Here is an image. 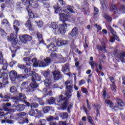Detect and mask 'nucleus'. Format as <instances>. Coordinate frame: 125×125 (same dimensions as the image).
Listing matches in <instances>:
<instances>
[{"mask_svg": "<svg viewBox=\"0 0 125 125\" xmlns=\"http://www.w3.org/2000/svg\"><path fill=\"white\" fill-rule=\"evenodd\" d=\"M110 80L111 81V83H112V84L111 85V88L112 90H115L116 89V86L115 85V83H114V78L110 77Z\"/></svg>", "mask_w": 125, "mask_h": 125, "instance_id": "33", "label": "nucleus"}, {"mask_svg": "<svg viewBox=\"0 0 125 125\" xmlns=\"http://www.w3.org/2000/svg\"><path fill=\"white\" fill-rule=\"evenodd\" d=\"M17 46L16 44H13L11 48H10L11 52L13 53L16 52V50H17Z\"/></svg>", "mask_w": 125, "mask_h": 125, "instance_id": "34", "label": "nucleus"}, {"mask_svg": "<svg viewBox=\"0 0 125 125\" xmlns=\"http://www.w3.org/2000/svg\"><path fill=\"white\" fill-rule=\"evenodd\" d=\"M7 39L8 41H9V42H11L13 44H16V43H17V35H16L14 33H12L10 34V37H7Z\"/></svg>", "mask_w": 125, "mask_h": 125, "instance_id": "8", "label": "nucleus"}, {"mask_svg": "<svg viewBox=\"0 0 125 125\" xmlns=\"http://www.w3.org/2000/svg\"><path fill=\"white\" fill-rule=\"evenodd\" d=\"M7 69V63L5 62L4 64H3V66H2V69L0 70V74H2L1 76H3L4 74H5V72H3V71L6 70Z\"/></svg>", "mask_w": 125, "mask_h": 125, "instance_id": "21", "label": "nucleus"}, {"mask_svg": "<svg viewBox=\"0 0 125 125\" xmlns=\"http://www.w3.org/2000/svg\"><path fill=\"white\" fill-rule=\"evenodd\" d=\"M7 74L4 73L3 75L1 76V81H2V83L4 85H6V84H8V80L7 79Z\"/></svg>", "mask_w": 125, "mask_h": 125, "instance_id": "12", "label": "nucleus"}, {"mask_svg": "<svg viewBox=\"0 0 125 125\" xmlns=\"http://www.w3.org/2000/svg\"><path fill=\"white\" fill-rule=\"evenodd\" d=\"M18 26H20V22L17 20H16L14 21V28L15 31H17L16 33H18Z\"/></svg>", "mask_w": 125, "mask_h": 125, "instance_id": "16", "label": "nucleus"}, {"mask_svg": "<svg viewBox=\"0 0 125 125\" xmlns=\"http://www.w3.org/2000/svg\"><path fill=\"white\" fill-rule=\"evenodd\" d=\"M32 81L33 83H30V86L32 88H36L38 86V84L35 82V81L40 82L41 81V77L39 76V74L36 73L35 72H32Z\"/></svg>", "mask_w": 125, "mask_h": 125, "instance_id": "4", "label": "nucleus"}, {"mask_svg": "<svg viewBox=\"0 0 125 125\" xmlns=\"http://www.w3.org/2000/svg\"><path fill=\"white\" fill-rule=\"evenodd\" d=\"M47 101L48 104H53V103L55 102V99H54L53 97H51L49 99L47 100Z\"/></svg>", "mask_w": 125, "mask_h": 125, "instance_id": "37", "label": "nucleus"}, {"mask_svg": "<svg viewBox=\"0 0 125 125\" xmlns=\"http://www.w3.org/2000/svg\"><path fill=\"white\" fill-rule=\"evenodd\" d=\"M50 110V107L49 106L45 107L43 108V112L44 113H48V112Z\"/></svg>", "mask_w": 125, "mask_h": 125, "instance_id": "45", "label": "nucleus"}, {"mask_svg": "<svg viewBox=\"0 0 125 125\" xmlns=\"http://www.w3.org/2000/svg\"><path fill=\"white\" fill-rule=\"evenodd\" d=\"M14 100H18V101H23L24 99H26V96L23 93H20L19 96L18 97H15Z\"/></svg>", "mask_w": 125, "mask_h": 125, "instance_id": "14", "label": "nucleus"}, {"mask_svg": "<svg viewBox=\"0 0 125 125\" xmlns=\"http://www.w3.org/2000/svg\"><path fill=\"white\" fill-rule=\"evenodd\" d=\"M60 16V20L62 21V22H66V21H68V15L65 14V13H62L59 14Z\"/></svg>", "mask_w": 125, "mask_h": 125, "instance_id": "10", "label": "nucleus"}, {"mask_svg": "<svg viewBox=\"0 0 125 125\" xmlns=\"http://www.w3.org/2000/svg\"><path fill=\"white\" fill-rule=\"evenodd\" d=\"M68 42L64 40H59L56 43L57 46H61V45H65V44H67Z\"/></svg>", "mask_w": 125, "mask_h": 125, "instance_id": "19", "label": "nucleus"}, {"mask_svg": "<svg viewBox=\"0 0 125 125\" xmlns=\"http://www.w3.org/2000/svg\"><path fill=\"white\" fill-rule=\"evenodd\" d=\"M0 97L1 98H4V99H6L2 100V101H3V102H8V101H9V100H8V98H9V95H8V94H6L4 95V97L2 96V94H0Z\"/></svg>", "mask_w": 125, "mask_h": 125, "instance_id": "20", "label": "nucleus"}, {"mask_svg": "<svg viewBox=\"0 0 125 125\" xmlns=\"http://www.w3.org/2000/svg\"><path fill=\"white\" fill-rule=\"evenodd\" d=\"M28 114L31 116H35V115H36V112H35V110H34L33 109H31L29 111Z\"/></svg>", "mask_w": 125, "mask_h": 125, "instance_id": "44", "label": "nucleus"}, {"mask_svg": "<svg viewBox=\"0 0 125 125\" xmlns=\"http://www.w3.org/2000/svg\"><path fill=\"white\" fill-rule=\"evenodd\" d=\"M28 2L32 6V7H33V8H37V7H39V4L38 3V1L35 0H29L28 1Z\"/></svg>", "mask_w": 125, "mask_h": 125, "instance_id": "13", "label": "nucleus"}, {"mask_svg": "<svg viewBox=\"0 0 125 125\" xmlns=\"http://www.w3.org/2000/svg\"><path fill=\"white\" fill-rule=\"evenodd\" d=\"M32 61L34 67H38V66L39 67H46V66H48L51 63V59L50 58L45 59L44 61L46 63L41 61H38L36 58H33Z\"/></svg>", "mask_w": 125, "mask_h": 125, "instance_id": "3", "label": "nucleus"}, {"mask_svg": "<svg viewBox=\"0 0 125 125\" xmlns=\"http://www.w3.org/2000/svg\"><path fill=\"white\" fill-rule=\"evenodd\" d=\"M61 117L62 119H67L68 118V113L64 112L61 113Z\"/></svg>", "mask_w": 125, "mask_h": 125, "instance_id": "39", "label": "nucleus"}, {"mask_svg": "<svg viewBox=\"0 0 125 125\" xmlns=\"http://www.w3.org/2000/svg\"><path fill=\"white\" fill-rule=\"evenodd\" d=\"M87 119H88L89 123H90V124H91V125H93V120L92 119V117H91V116H88L87 117Z\"/></svg>", "mask_w": 125, "mask_h": 125, "instance_id": "46", "label": "nucleus"}, {"mask_svg": "<svg viewBox=\"0 0 125 125\" xmlns=\"http://www.w3.org/2000/svg\"><path fill=\"white\" fill-rule=\"evenodd\" d=\"M33 72H31V68L29 67L24 70V75L25 76H27V77H31L33 75Z\"/></svg>", "mask_w": 125, "mask_h": 125, "instance_id": "18", "label": "nucleus"}, {"mask_svg": "<svg viewBox=\"0 0 125 125\" xmlns=\"http://www.w3.org/2000/svg\"><path fill=\"white\" fill-rule=\"evenodd\" d=\"M18 68H20V69H25L26 66H25L24 65L18 64Z\"/></svg>", "mask_w": 125, "mask_h": 125, "instance_id": "57", "label": "nucleus"}, {"mask_svg": "<svg viewBox=\"0 0 125 125\" xmlns=\"http://www.w3.org/2000/svg\"><path fill=\"white\" fill-rule=\"evenodd\" d=\"M18 110L19 111H23L25 109V105L24 104H19L17 106Z\"/></svg>", "mask_w": 125, "mask_h": 125, "instance_id": "35", "label": "nucleus"}, {"mask_svg": "<svg viewBox=\"0 0 125 125\" xmlns=\"http://www.w3.org/2000/svg\"><path fill=\"white\" fill-rule=\"evenodd\" d=\"M0 33L3 37H5V36H6V33L4 32V30L3 29L0 28Z\"/></svg>", "mask_w": 125, "mask_h": 125, "instance_id": "49", "label": "nucleus"}, {"mask_svg": "<svg viewBox=\"0 0 125 125\" xmlns=\"http://www.w3.org/2000/svg\"><path fill=\"white\" fill-rule=\"evenodd\" d=\"M27 85H28V84H27L26 82H23L22 83L21 85V87L22 88H25V87H26V86H27Z\"/></svg>", "mask_w": 125, "mask_h": 125, "instance_id": "55", "label": "nucleus"}, {"mask_svg": "<svg viewBox=\"0 0 125 125\" xmlns=\"http://www.w3.org/2000/svg\"><path fill=\"white\" fill-rule=\"evenodd\" d=\"M26 114L25 112H21L20 114H19V116L20 117H24V116L26 115Z\"/></svg>", "mask_w": 125, "mask_h": 125, "instance_id": "63", "label": "nucleus"}, {"mask_svg": "<svg viewBox=\"0 0 125 125\" xmlns=\"http://www.w3.org/2000/svg\"><path fill=\"white\" fill-rule=\"evenodd\" d=\"M53 120H54V117L52 116L49 117L47 118L48 122H51V121H53Z\"/></svg>", "mask_w": 125, "mask_h": 125, "instance_id": "56", "label": "nucleus"}, {"mask_svg": "<svg viewBox=\"0 0 125 125\" xmlns=\"http://www.w3.org/2000/svg\"><path fill=\"white\" fill-rule=\"evenodd\" d=\"M54 9L55 13H59V12H62V8L59 6H55Z\"/></svg>", "mask_w": 125, "mask_h": 125, "instance_id": "30", "label": "nucleus"}, {"mask_svg": "<svg viewBox=\"0 0 125 125\" xmlns=\"http://www.w3.org/2000/svg\"><path fill=\"white\" fill-rule=\"evenodd\" d=\"M85 83V81L83 80H82L80 81H79V85H82V84H84Z\"/></svg>", "mask_w": 125, "mask_h": 125, "instance_id": "58", "label": "nucleus"}, {"mask_svg": "<svg viewBox=\"0 0 125 125\" xmlns=\"http://www.w3.org/2000/svg\"><path fill=\"white\" fill-rule=\"evenodd\" d=\"M62 70L64 74L70 76V72H69L70 71V69H69V64H66L64 66H63Z\"/></svg>", "mask_w": 125, "mask_h": 125, "instance_id": "15", "label": "nucleus"}, {"mask_svg": "<svg viewBox=\"0 0 125 125\" xmlns=\"http://www.w3.org/2000/svg\"><path fill=\"white\" fill-rule=\"evenodd\" d=\"M36 111L38 115V118H40V117L42 116V111L38 110V109H36Z\"/></svg>", "mask_w": 125, "mask_h": 125, "instance_id": "59", "label": "nucleus"}, {"mask_svg": "<svg viewBox=\"0 0 125 125\" xmlns=\"http://www.w3.org/2000/svg\"><path fill=\"white\" fill-rule=\"evenodd\" d=\"M37 38L39 41H42V35L39 32L37 33Z\"/></svg>", "mask_w": 125, "mask_h": 125, "instance_id": "47", "label": "nucleus"}, {"mask_svg": "<svg viewBox=\"0 0 125 125\" xmlns=\"http://www.w3.org/2000/svg\"><path fill=\"white\" fill-rule=\"evenodd\" d=\"M23 61L26 62V65H29V66H30L31 59L30 58L26 57L23 58Z\"/></svg>", "mask_w": 125, "mask_h": 125, "instance_id": "29", "label": "nucleus"}, {"mask_svg": "<svg viewBox=\"0 0 125 125\" xmlns=\"http://www.w3.org/2000/svg\"><path fill=\"white\" fill-rule=\"evenodd\" d=\"M118 57L121 61V62H125V52H120L118 54Z\"/></svg>", "mask_w": 125, "mask_h": 125, "instance_id": "17", "label": "nucleus"}, {"mask_svg": "<svg viewBox=\"0 0 125 125\" xmlns=\"http://www.w3.org/2000/svg\"><path fill=\"white\" fill-rule=\"evenodd\" d=\"M110 9L114 11V13H118V11H119V9H118V8H117V6L115 5H113L111 7Z\"/></svg>", "mask_w": 125, "mask_h": 125, "instance_id": "32", "label": "nucleus"}, {"mask_svg": "<svg viewBox=\"0 0 125 125\" xmlns=\"http://www.w3.org/2000/svg\"><path fill=\"white\" fill-rule=\"evenodd\" d=\"M90 65H91V67L92 69L94 68V66L97 67V64H96V62H94V61L91 62H90Z\"/></svg>", "mask_w": 125, "mask_h": 125, "instance_id": "42", "label": "nucleus"}, {"mask_svg": "<svg viewBox=\"0 0 125 125\" xmlns=\"http://www.w3.org/2000/svg\"><path fill=\"white\" fill-rule=\"evenodd\" d=\"M57 22H52L51 23V28H53V31L55 32V34H65L66 33V28L69 26V24H67L64 23L62 24H60L58 25Z\"/></svg>", "mask_w": 125, "mask_h": 125, "instance_id": "1", "label": "nucleus"}, {"mask_svg": "<svg viewBox=\"0 0 125 125\" xmlns=\"http://www.w3.org/2000/svg\"><path fill=\"white\" fill-rule=\"evenodd\" d=\"M72 83V81L70 80H67L65 82V84L66 86L67 89H72V86L70 85H69V84H71Z\"/></svg>", "mask_w": 125, "mask_h": 125, "instance_id": "25", "label": "nucleus"}, {"mask_svg": "<svg viewBox=\"0 0 125 125\" xmlns=\"http://www.w3.org/2000/svg\"><path fill=\"white\" fill-rule=\"evenodd\" d=\"M43 75L46 79L44 81V84L47 87L50 85L52 81L51 79H50V72L48 71H44L43 72Z\"/></svg>", "mask_w": 125, "mask_h": 125, "instance_id": "5", "label": "nucleus"}, {"mask_svg": "<svg viewBox=\"0 0 125 125\" xmlns=\"http://www.w3.org/2000/svg\"><path fill=\"white\" fill-rule=\"evenodd\" d=\"M43 6H44V7H45L46 8H48L49 7H50V4H49L47 2H45L43 3Z\"/></svg>", "mask_w": 125, "mask_h": 125, "instance_id": "53", "label": "nucleus"}, {"mask_svg": "<svg viewBox=\"0 0 125 125\" xmlns=\"http://www.w3.org/2000/svg\"><path fill=\"white\" fill-rule=\"evenodd\" d=\"M1 23L3 25H6V26L9 27V22H8V21H7V20L6 19L3 20Z\"/></svg>", "mask_w": 125, "mask_h": 125, "instance_id": "38", "label": "nucleus"}, {"mask_svg": "<svg viewBox=\"0 0 125 125\" xmlns=\"http://www.w3.org/2000/svg\"><path fill=\"white\" fill-rule=\"evenodd\" d=\"M107 28L109 31H110L111 33L112 34L113 36V37H111V39H110L111 42H115V40H116V41L119 42V41H120V40L119 39V37L117 36V33H116L115 30L113 29V28H112V26L109 25Z\"/></svg>", "mask_w": 125, "mask_h": 125, "instance_id": "7", "label": "nucleus"}, {"mask_svg": "<svg viewBox=\"0 0 125 125\" xmlns=\"http://www.w3.org/2000/svg\"><path fill=\"white\" fill-rule=\"evenodd\" d=\"M57 102L59 103L63 102V103L62 104V110H64V109H66L67 107H68L67 111H68V112H70V110L72 109L73 105H74L73 103L68 102V101L66 100V97H64L62 95L60 96V97L57 99Z\"/></svg>", "mask_w": 125, "mask_h": 125, "instance_id": "2", "label": "nucleus"}, {"mask_svg": "<svg viewBox=\"0 0 125 125\" xmlns=\"http://www.w3.org/2000/svg\"><path fill=\"white\" fill-rule=\"evenodd\" d=\"M16 90H17V89H16V87L15 86L11 87L10 89V92H12V93L16 92Z\"/></svg>", "mask_w": 125, "mask_h": 125, "instance_id": "48", "label": "nucleus"}, {"mask_svg": "<svg viewBox=\"0 0 125 125\" xmlns=\"http://www.w3.org/2000/svg\"><path fill=\"white\" fill-rule=\"evenodd\" d=\"M2 63H3V57L1 52H0V64H2Z\"/></svg>", "mask_w": 125, "mask_h": 125, "instance_id": "50", "label": "nucleus"}, {"mask_svg": "<svg viewBox=\"0 0 125 125\" xmlns=\"http://www.w3.org/2000/svg\"><path fill=\"white\" fill-rule=\"evenodd\" d=\"M45 120H43L42 121H41L40 122V124H41V125H45Z\"/></svg>", "mask_w": 125, "mask_h": 125, "instance_id": "64", "label": "nucleus"}, {"mask_svg": "<svg viewBox=\"0 0 125 125\" xmlns=\"http://www.w3.org/2000/svg\"><path fill=\"white\" fill-rule=\"evenodd\" d=\"M26 42H31L32 41V37L28 35H25Z\"/></svg>", "mask_w": 125, "mask_h": 125, "instance_id": "41", "label": "nucleus"}, {"mask_svg": "<svg viewBox=\"0 0 125 125\" xmlns=\"http://www.w3.org/2000/svg\"><path fill=\"white\" fill-rule=\"evenodd\" d=\"M105 19L107 20V21H112V18H110V17L108 15L105 16Z\"/></svg>", "mask_w": 125, "mask_h": 125, "instance_id": "60", "label": "nucleus"}, {"mask_svg": "<svg viewBox=\"0 0 125 125\" xmlns=\"http://www.w3.org/2000/svg\"><path fill=\"white\" fill-rule=\"evenodd\" d=\"M59 0V2H60L62 7H64L65 6V2L63 1V0Z\"/></svg>", "mask_w": 125, "mask_h": 125, "instance_id": "52", "label": "nucleus"}, {"mask_svg": "<svg viewBox=\"0 0 125 125\" xmlns=\"http://www.w3.org/2000/svg\"><path fill=\"white\" fill-rule=\"evenodd\" d=\"M28 15L30 17V18H39L38 16H36V15H34L33 12H32L31 11L28 10Z\"/></svg>", "mask_w": 125, "mask_h": 125, "instance_id": "27", "label": "nucleus"}, {"mask_svg": "<svg viewBox=\"0 0 125 125\" xmlns=\"http://www.w3.org/2000/svg\"><path fill=\"white\" fill-rule=\"evenodd\" d=\"M52 73L55 81H58L61 78V74H60V71L59 70H55V71H53Z\"/></svg>", "mask_w": 125, "mask_h": 125, "instance_id": "11", "label": "nucleus"}, {"mask_svg": "<svg viewBox=\"0 0 125 125\" xmlns=\"http://www.w3.org/2000/svg\"><path fill=\"white\" fill-rule=\"evenodd\" d=\"M72 89H67V92H66V97L68 98H71L72 97Z\"/></svg>", "mask_w": 125, "mask_h": 125, "instance_id": "31", "label": "nucleus"}, {"mask_svg": "<svg viewBox=\"0 0 125 125\" xmlns=\"http://www.w3.org/2000/svg\"><path fill=\"white\" fill-rule=\"evenodd\" d=\"M118 106H115L113 104V103L112 101L108 100H106L105 101V103L106 104H108V105H109L110 108H117V107H118V108H120V107H122L124 104V103L122 102V100L120 99H118L117 100Z\"/></svg>", "mask_w": 125, "mask_h": 125, "instance_id": "6", "label": "nucleus"}, {"mask_svg": "<svg viewBox=\"0 0 125 125\" xmlns=\"http://www.w3.org/2000/svg\"><path fill=\"white\" fill-rule=\"evenodd\" d=\"M113 121L114 123H115V124H119V119H118V118L116 117H114L113 118Z\"/></svg>", "mask_w": 125, "mask_h": 125, "instance_id": "62", "label": "nucleus"}, {"mask_svg": "<svg viewBox=\"0 0 125 125\" xmlns=\"http://www.w3.org/2000/svg\"><path fill=\"white\" fill-rule=\"evenodd\" d=\"M35 23H36V24H37L38 27H42V25L43 24V23L42 22V21H36Z\"/></svg>", "mask_w": 125, "mask_h": 125, "instance_id": "43", "label": "nucleus"}, {"mask_svg": "<svg viewBox=\"0 0 125 125\" xmlns=\"http://www.w3.org/2000/svg\"><path fill=\"white\" fill-rule=\"evenodd\" d=\"M20 40L23 42V43H26V35H20Z\"/></svg>", "mask_w": 125, "mask_h": 125, "instance_id": "28", "label": "nucleus"}, {"mask_svg": "<svg viewBox=\"0 0 125 125\" xmlns=\"http://www.w3.org/2000/svg\"><path fill=\"white\" fill-rule=\"evenodd\" d=\"M17 78V72L15 70H12L10 72V78L12 82H15Z\"/></svg>", "mask_w": 125, "mask_h": 125, "instance_id": "9", "label": "nucleus"}, {"mask_svg": "<svg viewBox=\"0 0 125 125\" xmlns=\"http://www.w3.org/2000/svg\"><path fill=\"white\" fill-rule=\"evenodd\" d=\"M70 35L71 37H74V36H77V35H78V29H77V27H74L72 30Z\"/></svg>", "mask_w": 125, "mask_h": 125, "instance_id": "23", "label": "nucleus"}, {"mask_svg": "<svg viewBox=\"0 0 125 125\" xmlns=\"http://www.w3.org/2000/svg\"><path fill=\"white\" fill-rule=\"evenodd\" d=\"M67 9L69 12H71V13H75V11L74 10V8L73 7L68 5L67 6Z\"/></svg>", "mask_w": 125, "mask_h": 125, "instance_id": "36", "label": "nucleus"}, {"mask_svg": "<svg viewBox=\"0 0 125 125\" xmlns=\"http://www.w3.org/2000/svg\"><path fill=\"white\" fill-rule=\"evenodd\" d=\"M25 26L28 28L29 30L32 31V23H31V21L28 20L25 24Z\"/></svg>", "mask_w": 125, "mask_h": 125, "instance_id": "26", "label": "nucleus"}, {"mask_svg": "<svg viewBox=\"0 0 125 125\" xmlns=\"http://www.w3.org/2000/svg\"><path fill=\"white\" fill-rule=\"evenodd\" d=\"M47 48L51 51L54 52L56 50V46L54 44H50L47 47Z\"/></svg>", "mask_w": 125, "mask_h": 125, "instance_id": "22", "label": "nucleus"}, {"mask_svg": "<svg viewBox=\"0 0 125 125\" xmlns=\"http://www.w3.org/2000/svg\"><path fill=\"white\" fill-rule=\"evenodd\" d=\"M95 28H96L98 30V31H101V30H102V27L99 25H98L97 23L95 24L94 25Z\"/></svg>", "mask_w": 125, "mask_h": 125, "instance_id": "51", "label": "nucleus"}, {"mask_svg": "<svg viewBox=\"0 0 125 125\" xmlns=\"http://www.w3.org/2000/svg\"><path fill=\"white\" fill-rule=\"evenodd\" d=\"M39 107V104L36 103H33L30 104V107L33 108H38Z\"/></svg>", "mask_w": 125, "mask_h": 125, "instance_id": "40", "label": "nucleus"}, {"mask_svg": "<svg viewBox=\"0 0 125 125\" xmlns=\"http://www.w3.org/2000/svg\"><path fill=\"white\" fill-rule=\"evenodd\" d=\"M102 47L100 46H98V49H100V50H104V52H107V50H106V46H105V43L104 42H102Z\"/></svg>", "mask_w": 125, "mask_h": 125, "instance_id": "24", "label": "nucleus"}, {"mask_svg": "<svg viewBox=\"0 0 125 125\" xmlns=\"http://www.w3.org/2000/svg\"><path fill=\"white\" fill-rule=\"evenodd\" d=\"M82 92H83V93H85V94L87 95L88 92H87V90L86 89V88H83L82 89Z\"/></svg>", "mask_w": 125, "mask_h": 125, "instance_id": "61", "label": "nucleus"}, {"mask_svg": "<svg viewBox=\"0 0 125 125\" xmlns=\"http://www.w3.org/2000/svg\"><path fill=\"white\" fill-rule=\"evenodd\" d=\"M98 12H99V10L96 7H94V15H96Z\"/></svg>", "mask_w": 125, "mask_h": 125, "instance_id": "54", "label": "nucleus"}]
</instances>
